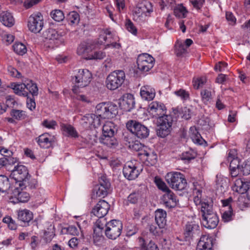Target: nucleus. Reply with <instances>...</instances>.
Instances as JSON below:
<instances>
[{"label":"nucleus","instance_id":"f257e3e1","mask_svg":"<svg viewBox=\"0 0 250 250\" xmlns=\"http://www.w3.org/2000/svg\"><path fill=\"white\" fill-rule=\"evenodd\" d=\"M201 212L202 213V224L208 229H214L219 223V218L212 208L208 203H202Z\"/></svg>","mask_w":250,"mask_h":250},{"label":"nucleus","instance_id":"f03ea898","mask_svg":"<svg viewBox=\"0 0 250 250\" xmlns=\"http://www.w3.org/2000/svg\"><path fill=\"white\" fill-rule=\"evenodd\" d=\"M76 84L72 88L74 94L82 92V89L87 86L92 79V74L87 69H80L75 76Z\"/></svg>","mask_w":250,"mask_h":250},{"label":"nucleus","instance_id":"7ed1b4c3","mask_svg":"<svg viewBox=\"0 0 250 250\" xmlns=\"http://www.w3.org/2000/svg\"><path fill=\"white\" fill-rule=\"evenodd\" d=\"M165 178L167 183L173 189L182 190L187 187V180L184 175L180 172L168 173Z\"/></svg>","mask_w":250,"mask_h":250},{"label":"nucleus","instance_id":"20e7f679","mask_svg":"<svg viewBox=\"0 0 250 250\" xmlns=\"http://www.w3.org/2000/svg\"><path fill=\"white\" fill-rule=\"evenodd\" d=\"M125 80V72L123 70H115L110 73L106 80V87L108 89L114 90L120 87Z\"/></svg>","mask_w":250,"mask_h":250},{"label":"nucleus","instance_id":"39448f33","mask_svg":"<svg viewBox=\"0 0 250 250\" xmlns=\"http://www.w3.org/2000/svg\"><path fill=\"white\" fill-rule=\"evenodd\" d=\"M99 184L95 185L93 189L92 199H96L98 197L104 198L110 191V183L105 175H101L99 177Z\"/></svg>","mask_w":250,"mask_h":250},{"label":"nucleus","instance_id":"423d86ee","mask_svg":"<svg viewBox=\"0 0 250 250\" xmlns=\"http://www.w3.org/2000/svg\"><path fill=\"white\" fill-rule=\"evenodd\" d=\"M28 171L26 167L23 165L14 166V169L11 173V176L17 182H19V186L22 187L28 183Z\"/></svg>","mask_w":250,"mask_h":250},{"label":"nucleus","instance_id":"0eeeda50","mask_svg":"<svg viewBox=\"0 0 250 250\" xmlns=\"http://www.w3.org/2000/svg\"><path fill=\"white\" fill-rule=\"evenodd\" d=\"M123 226L122 222L118 220H112L108 222L107 228L104 229L106 236L115 240L121 234Z\"/></svg>","mask_w":250,"mask_h":250},{"label":"nucleus","instance_id":"6e6552de","mask_svg":"<svg viewBox=\"0 0 250 250\" xmlns=\"http://www.w3.org/2000/svg\"><path fill=\"white\" fill-rule=\"evenodd\" d=\"M201 233L200 228L195 221L188 222L184 228V235L186 241H190L198 237Z\"/></svg>","mask_w":250,"mask_h":250},{"label":"nucleus","instance_id":"1a4fd4ad","mask_svg":"<svg viewBox=\"0 0 250 250\" xmlns=\"http://www.w3.org/2000/svg\"><path fill=\"white\" fill-rule=\"evenodd\" d=\"M137 63L140 70L147 72L153 67L154 59L147 53H143L138 56Z\"/></svg>","mask_w":250,"mask_h":250},{"label":"nucleus","instance_id":"9d476101","mask_svg":"<svg viewBox=\"0 0 250 250\" xmlns=\"http://www.w3.org/2000/svg\"><path fill=\"white\" fill-rule=\"evenodd\" d=\"M43 26V19L40 13L32 14L28 19V27L30 31L35 33H39Z\"/></svg>","mask_w":250,"mask_h":250},{"label":"nucleus","instance_id":"9b49d317","mask_svg":"<svg viewBox=\"0 0 250 250\" xmlns=\"http://www.w3.org/2000/svg\"><path fill=\"white\" fill-rule=\"evenodd\" d=\"M115 34L108 29L102 30L99 36L98 44H102L106 41L107 39L110 40L109 41L110 43L106 45L107 47H112L113 48H119L120 44L117 43L116 42L117 41L116 39Z\"/></svg>","mask_w":250,"mask_h":250},{"label":"nucleus","instance_id":"f8f14e48","mask_svg":"<svg viewBox=\"0 0 250 250\" xmlns=\"http://www.w3.org/2000/svg\"><path fill=\"white\" fill-rule=\"evenodd\" d=\"M26 187V185L22 186L21 188L19 186L16 187L12 191V195L11 196L10 199L11 202L14 204L19 202H26L30 199V196L29 193L25 191H22L23 188H25Z\"/></svg>","mask_w":250,"mask_h":250},{"label":"nucleus","instance_id":"ddd939ff","mask_svg":"<svg viewBox=\"0 0 250 250\" xmlns=\"http://www.w3.org/2000/svg\"><path fill=\"white\" fill-rule=\"evenodd\" d=\"M148 111L153 118H158L164 115L166 112V108L163 103L154 101L149 104Z\"/></svg>","mask_w":250,"mask_h":250},{"label":"nucleus","instance_id":"4468645a","mask_svg":"<svg viewBox=\"0 0 250 250\" xmlns=\"http://www.w3.org/2000/svg\"><path fill=\"white\" fill-rule=\"evenodd\" d=\"M228 161L229 162V170L231 176L236 177L239 173L241 167L239 166V161L235 157V152L230 151L228 155Z\"/></svg>","mask_w":250,"mask_h":250},{"label":"nucleus","instance_id":"2eb2a0df","mask_svg":"<svg viewBox=\"0 0 250 250\" xmlns=\"http://www.w3.org/2000/svg\"><path fill=\"white\" fill-rule=\"evenodd\" d=\"M110 208V205L105 200H100L93 208L92 213L97 217H104Z\"/></svg>","mask_w":250,"mask_h":250},{"label":"nucleus","instance_id":"dca6fc26","mask_svg":"<svg viewBox=\"0 0 250 250\" xmlns=\"http://www.w3.org/2000/svg\"><path fill=\"white\" fill-rule=\"evenodd\" d=\"M39 145L42 148H47L51 146L56 141L54 136L49 133H43L36 138Z\"/></svg>","mask_w":250,"mask_h":250},{"label":"nucleus","instance_id":"f3484780","mask_svg":"<svg viewBox=\"0 0 250 250\" xmlns=\"http://www.w3.org/2000/svg\"><path fill=\"white\" fill-rule=\"evenodd\" d=\"M213 239L208 235H203L198 243L196 250H212Z\"/></svg>","mask_w":250,"mask_h":250},{"label":"nucleus","instance_id":"a211bd4d","mask_svg":"<svg viewBox=\"0 0 250 250\" xmlns=\"http://www.w3.org/2000/svg\"><path fill=\"white\" fill-rule=\"evenodd\" d=\"M162 199L164 204L168 208H173L177 204L176 196L170 189L165 192Z\"/></svg>","mask_w":250,"mask_h":250},{"label":"nucleus","instance_id":"6ab92c4d","mask_svg":"<svg viewBox=\"0 0 250 250\" xmlns=\"http://www.w3.org/2000/svg\"><path fill=\"white\" fill-rule=\"evenodd\" d=\"M134 11H138L141 13L150 15L153 12V6L148 0H143L138 2Z\"/></svg>","mask_w":250,"mask_h":250},{"label":"nucleus","instance_id":"aec40b11","mask_svg":"<svg viewBox=\"0 0 250 250\" xmlns=\"http://www.w3.org/2000/svg\"><path fill=\"white\" fill-rule=\"evenodd\" d=\"M18 219L25 225H29V222L33 219V213L30 210L24 209L19 210L17 213Z\"/></svg>","mask_w":250,"mask_h":250},{"label":"nucleus","instance_id":"412c9836","mask_svg":"<svg viewBox=\"0 0 250 250\" xmlns=\"http://www.w3.org/2000/svg\"><path fill=\"white\" fill-rule=\"evenodd\" d=\"M155 89L149 85H145L141 88L140 95L145 100H152L155 96Z\"/></svg>","mask_w":250,"mask_h":250},{"label":"nucleus","instance_id":"4be33fe9","mask_svg":"<svg viewBox=\"0 0 250 250\" xmlns=\"http://www.w3.org/2000/svg\"><path fill=\"white\" fill-rule=\"evenodd\" d=\"M136 168L132 162L126 163V177L127 176L128 180H134L138 176L139 173Z\"/></svg>","mask_w":250,"mask_h":250},{"label":"nucleus","instance_id":"5701e85b","mask_svg":"<svg viewBox=\"0 0 250 250\" xmlns=\"http://www.w3.org/2000/svg\"><path fill=\"white\" fill-rule=\"evenodd\" d=\"M139 155L146 157V160L149 164L152 166L156 164L157 160V154L152 150L149 149L142 150L141 152L138 153Z\"/></svg>","mask_w":250,"mask_h":250},{"label":"nucleus","instance_id":"b1692460","mask_svg":"<svg viewBox=\"0 0 250 250\" xmlns=\"http://www.w3.org/2000/svg\"><path fill=\"white\" fill-rule=\"evenodd\" d=\"M0 21L5 26L11 27L15 23V20L12 14L7 11H4L0 14Z\"/></svg>","mask_w":250,"mask_h":250},{"label":"nucleus","instance_id":"393cba45","mask_svg":"<svg viewBox=\"0 0 250 250\" xmlns=\"http://www.w3.org/2000/svg\"><path fill=\"white\" fill-rule=\"evenodd\" d=\"M155 222L158 226L164 228L166 225V212L162 209H158L155 211Z\"/></svg>","mask_w":250,"mask_h":250},{"label":"nucleus","instance_id":"a878e982","mask_svg":"<svg viewBox=\"0 0 250 250\" xmlns=\"http://www.w3.org/2000/svg\"><path fill=\"white\" fill-rule=\"evenodd\" d=\"M235 185L236 190L241 194L247 193L250 188V182L244 181L242 179L236 180Z\"/></svg>","mask_w":250,"mask_h":250},{"label":"nucleus","instance_id":"bb28decb","mask_svg":"<svg viewBox=\"0 0 250 250\" xmlns=\"http://www.w3.org/2000/svg\"><path fill=\"white\" fill-rule=\"evenodd\" d=\"M11 87L13 89L14 93L19 96L24 97L27 96L28 94L27 91L25 90V83H11Z\"/></svg>","mask_w":250,"mask_h":250},{"label":"nucleus","instance_id":"cd10ccee","mask_svg":"<svg viewBox=\"0 0 250 250\" xmlns=\"http://www.w3.org/2000/svg\"><path fill=\"white\" fill-rule=\"evenodd\" d=\"M61 128L63 134L66 136L77 138L79 136L75 128L70 125L62 124L61 125Z\"/></svg>","mask_w":250,"mask_h":250},{"label":"nucleus","instance_id":"c85d7f7f","mask_svg":"<svg viewBox=\"0 0 250 250\" xmlns=\"http://www.w3.org/2000/svg\"><path fill=\"white\" fill-rule=\"evenodd\" d=\"M43 35L45 39L49 40H59L63 36L62 32H59L52 28L48 29Z\"/></svg>","mask_w":250,"mask_h":250},{"label":"nucleus","instance_id":"c756f323","mask_svg":"<svg viewBox=\"0 0 250 250\" xmlns=\"http://www.w3.org/2000/svg\"><path fill=\"white\" fill-rule=\"evenodd\" d=\"M100 141L102 144L110 148H115L118 145V141L114 136H102Z\"/></svg>","mask_w":250,"mask_h":250},{"label":"nucleus","instance_id":"7c9ffc66","mask_svg":"<svg viewBox=\"0 0 250 250\" xmlns=\"http://www.w3.org/2000/svg\"><path fill=\"white\" fill-rule=\"evenodd\" d=\"M190 137L195 144L201 145L203 139L195 127H191L189 130Z\"/></svg>","mask_w":250,"mask_h":250},{"label":"nucleus","instance_id":"2f4dec72","mask_svg":"<svg viewBox=\"0 0 250 250\" xmlns=\"http://www.w3.org/2000/svg\"><path fill=\"white\" fill-rule=\"evenodd\" d=\"M171 129L172 127L169 125L166 126L158 124L157 134L161 138H165L170 134Z\"/></svg>","mask_w":250,"mask_h":250},{"label":"nucleus","instance_id":"473e14b6","mask_svg":"<svg viewBox=\"0 0 250 250\" xmlns=\"http://www.w3.org/2000/svg\"><path fill=\"white\" fill-rule=\"evenodd\" d=\"M107 103H102L98 104L96 106L95 113L102 119H106Z\"/></svg>","mask_w":250,"mask_h":250},{"label":"nucleus","instance_id":"72a5a7b5","mask_svg":"<svg viewBox=\"0 0 250 250\" xmlns=\"http://www.w3.org/2000/svg\"><path fill=\"white\" fill-rule=\"evenodd\" d=\"M106 119H112L118 114L117 107L111 103H107Z\"/></svg>","mask_w":250,"mask_h":250},{"label":"nucleus","instance_id":"f704fd0d","mask_svg":"<svg viewBox=\"0 0 250 250\" xmlns=\"http://www.w3.org/2000/svg\"><path fill=\"white\" fill-rule=\"evenodd\" d=\"M149 134V129L145 125L141 124L135 135L139 138L145 139Z\"/></svg>","mask_w":250,"mask_h":250},{"label":"nucleus","instance_id":"c9c22d12","mask_svg":"<svg viewBox=\"0 0 250 250\" xmlns=\"http://www.w3.org/2000/svg\"><path fill=\"white\" fill-rule=\"evenodd\" d=\"M150 15L141 13L140 11H134L133 17L134 21L139 23H144L147 20Z\"/></svg>","mask_w":250,"mask_h":250},{"label":"nucleus","instance_id":"e433bc0d","mask_svg":"<svg viewBox=\"0 0 250 250\" xmlns=\"http://www.w3.org/2000/svg\"><path fill=\"white\" fill-rule=\"evenodd\" d=\"M25 83V90L28 91L32 95V96H37L38 94V88L37 84L33 83L32 81H29Z\"/></svg>","mask_w":250,"mask_h":250},{"label":"nucleus","instance_id":"4c0bfd02","mask_svg":"<svg viewBox=\"0 0 250 250\" xmlns=\"http://www.w3.org/2000/svg\"><path fill=\"white\" fill-rule=\"evenodd\" d=\"M10 188L8 178L4 175L0 176V191L2 192H7Z\"/></svg>","mask_w":250,"mask_h":250},{"label":"nucleus","instance_id":"58836bf2","mask_svg":"<svg viewBox=\"0 0 250 250\" xmlns=\"http://www.w3.org/2000/svg\"><path fill=\"white\" fill-rule=\"evenodd\" d=\"M158 119V124L165 125L166 126L169 125L170 127L172 126L173 119L171 115H165V114L164 115H162Z\"/></svg>","mask_w":250,"mask_h":250},{"label":"nucleus","instance_id":"ea45409f","mask_svg":"<svg viewBox=\"0 0 250 250\" xmlns=\"http://www.w3.org/2000/svg\"><path fill=\"white\" fill-rule=\"evenodd\" d=\"M139 242L141 247L145 249V250H159L157 245L152 240H150L146 246L145 240L142 238L139 239Z\"/></svg>","mask_w":250,"mask_h":250},{"label":"nucleus","instance_id":"a19ab883","mask_svg":"<svg viewBox=\"0 0 250 250\" xmlns=\"http://www.w3.org/2000/svg\"><path fill=\"white\" fill-rule=\"evenodd\" d=\"M113 124L111 122H107L103 126V136H114V131L113 129Z\"/></svg>","mask_w":250,"mask_h":250},{"label":"nucleus","instance_id":"79ce46f5","mask_svg":"<svg viewBox=\"0 0 250 250\" xmlns=\"http://www.w3.org/2000/svg\"><path fill=\"white\" fill-rule=\"evenodd\" d=\"M68 22L70 25H77L80 21V16L75 11L70 12L67 17Z\"/></svg>","mask_w":250,"mask_h":250},{"label":"nucleus","instance_id":"37998d69","mask_svg":"<svg viewBox=\"0 0 250 250\" xmlns=\"http://www.w3.org/2000/svg\"><path fill=\"white\" fill-rule=\"evenodd\" d=\"M174 15L179 18H184L186 17L188 11L185 7L182 5H178L174 9Z\"/></svg>","mask_w":250,"mask_h":250},{"label":"nucleus","instance_id":"c03bdc74","mask_svg":"<svg viewBox=\"0 0 250 250\" xmlns=\"http://www.w3.org/2000/svg\"><path fill=\"white\" fill-rule=\"evenodd\" d=\"M135 105V101L133 94H126V111H130L134 109Z\"/></svg>","mask_w":250,"mask_h":250},{"label":"nucleus","instance_id":"a18cd8bd","mask_svg":"<svg viewBox=\"0 0 250 250\" xmlns=\"http://www.w3.org/2000/svg\"><path fill=\"white\" fill-rule=\"evenodd\" d=\"M141 124L135 120H129L126 123V128L132 134H135Z\"/></svg>","mask_w":250,"mask_h":250},{"label":"nucleus","instance_id":"49530a36","mask_svg":"<svg viewBox=\"0 0 250 250\" xmlns=\"http://www.w3.org/2000/svg\"><path fill=\"white\" fill-rule=\"evenodd\" d=\"M96 221L94 229H100V232H103L104 229L107 228L108 222L104 217H98Z\"/></svg>","mask_w":250,"mask_h":250},{"label":"nucleus","instance_id":"de8ad7c7","mask_svg":"<svg viewBox=\"0 0 250 250\" xmlns=\"http://www.w3.org/2000/svg\"><path fill=\"white\" fill-rule=\"evenodd\" d=\"M233 215L232 207H229L228 209H224L222 214V220L224 222H228L232 220Z\"/></svg>","mask_w":250,"mask_h":250},{"label":"nucleus","instance_id":"09e8293b","mask_svg":"<svg viewBox=\"0 0 250 250\" xmlns=\"http://www.w3.org/2000/svg\"><path fill=\"white\" fill-rule=\"evenodd\" d=\"M126 142H128L127 143H126V146L132 151H140V152H141L142 150H144L142 149V144L137 141L130 142L126 140Z\"/></svg>","mask_w":250,"mask_h":250},{"label":"nucleus","instance_id":"8fccbe9b","mask_svg":"<svg viewBox=\"0 0 250 250\" xmlns=\"http://www.w3.org/2000/svg\"><path fill=\"white\" fill-rule=\"evenodd\" d=\"M175 53L177 56H181L187 52L186 48L182 41L177 40L175 45Z\"/></svg>","mask_w":250,"mask_h":250},{"label":"nucleus","instance_id":"3c124183","mask_svg":"<svg viewBox=\"0 0 250 250\" xmlns=\"http://www.w3.org/2000/svg\"><path fill=\"white\" fill-rule=\"evenodd\" d=\"M13 48L14 52L20 55H23L27 51L25 45L21 42L15 43L13 45Z\"/></svg>","mask_w":250,"mask_h":250},{"label":"nucleus","instance_id":"603ef678","mask_svg":"<svg viewBox=\"0 0 250 250\" xmlns=\"http://www.w3.org/2000/svg\"><path fill=\"white\" fill-rule=\"evenodd\" d=\"M100 229H94L93 242L96 245H100L104 241V237L103 232H100Z\"/></svg>","mask_w":250,"mask_h":250},{"label":"nucleus","instance_id":"864d4df0","mask_svg":"<svg viewBox=\"0 0 250 250\" xmlns=\"http://www.w3.org/2000/svg\"><path fill=\"white\" fill-rule=\"evenodd\" d=\"M50 16L54 21L58 22L62 21L64 18L63 12L58 9L53 10L50 13Z\"/></svg>","mask_w":250,"mask_h":250},{"label":"nucleus","instance_id":"5fc2aeb1","mask_svg":"<svg viewBox=\"0 0 250 250\" xmlns=\"http://www.w3.org/2000/svg\"><path fill=\"white\" fill-rule=\"evenodd\" d=\"M91 114L83 116L81 120V125L86 129L91 128Z\"/></svg>","mask_w":250,"mask_h":250},{"label":"nucleus","instance_id":"6e6d98bb","mask_svg":"<svg viewBox=\"0 0 250 250\" xmlns=\"http://www.w3.org/2000/svg\"><path fill=\"white\" fill-rule=\"evenodd\" d=\"M216 184L218 189L220 188L222 191L223 189H224L227 187V179L221 176H216Z\"/></svg>","mask_w":250,"mask_h":250},{"label":"nucleus","instance_id":"4d7b16f0","mask_svg":"<svg viewBox=\"0 0 250 250\" xmlns=\"http://www.w3.org/2000/svg\"><path fill=\"white\" fill-rule=\"evenodd\" d=\"M11 115L15 119L19 120H23L26 117L25 112L21 110L13 109L11 111Z\"/></svg>","mask_w":250,"mask_h":250},{"label":"nucleus","instance_id":"13d9d810","mask_svg":"<svg viewBox=\"0 0 250 250\" xmlns=\"http://www.w3.org/2000/svg\"><path fill=\"white\" fill-rule=\"evenodd\" d=\"M154 182L158 188L164 192H167L170 190L169 188L166 185L165 183L162 180L161 178L158 177H155Z\"/></svg>","mask_w":250,"mask_h":250},{"label":"nucleus","instance_id":"bf43d9fd","mask_svg":"<svg viewBox=\"0 0 250 250\" xmlns=\"http://www.w3.org/2000/svg\"><path fill=\"white\" fill-rule=\"evenodd\" d=\"M101 118L97 114H91V128L98 127L101 125Z\"/></svg>","mask_w":250,"mask_h":250},{"label":"nucleus","instance_id":"052dcab7","mask_svg":"<svg viewBox=\"0 0 250 250\" xmlns=\"http://www.w3.org/2000/svg\"><path fill=\"white\" fill-rule=\"evenodd\" d=\"M126 29L132 35L134 36L137 35V28L129 19H126Z\"/></svg>","mask_w":250,"mask_h":250},{"label":"nucleus","instance_id":"680f3d73","mask_svg":"<svg viewBox=\"0 0 250 250\" xmlns=\"http://www.w3.org/2000/svg\"><path fill=\"white\" fill-rule=\"evenodd\" d=\"M196 155V154L194 151L189 150L184 152L182 154L181 159L183 160L189 161L192 159H194L195 158Z\"/></svg>","mask_w":250,"mask_h":250},{"label":"nucleus","instance_id":"e2e57ef3","mask_svg":"<svg viewBox=\"0 0 250 250\" xmlns=\"http://www.w3.org/2000/svg\"><path fill=\"white\" fill-rule=\"evenodd\" d=\"M202 100L205 104H208V102L211 99V91L208 89H204L201 92Z\"/></svg>","mask_w":250,"mask_h":250},{"label":"nucleus","instance_id":"0e129e2a","mask_svg":"<svg viewBox=\"0 0 250 250\" xmlns=\"http://www.w3.org/2000/svg\"><path fill=\"white\" fill-rule=\"evenodd\" d=\"M240 171L243 173V175H248L250 174V158L243 163Z\"/></svg>","mask_w":250,"mask_h":250},{"label":"nucleus","instance_id":"69168bd1","mask_svg":"<svg viewBox=\"0 0 250 250\" xmlns=\"http://www.w3.org/2000/svg\"><path fill=\"white\" fill-rule=\"evenodd\" d=\"M174 93L184 101L187 100L189 98V94L188 92L183 89L175 91Z\"/></svg>","mask_w":250,"mask_h":250},{"label":"nucleus","instance_id":"338daca9","mask_svg":"<svg viewBox=\"0 0 250 250\" xmlns=\"http://www.w3.org/2000/svg\"><path fill=\"white\" fill-rule=\"evenodd\" d=\"M105 56L104 52L100 51H96L92 55H89L86 58V60H101L103 59Z\"/></svg>","mask_w":250,"mask_h":250},{"label":"nucleus","instance_id":"774afa93","mask_svg":"<svg viewBox=\"0 0 250 250\" xmlns=\"http://www.w3.org/2000/svg\"><path fill=\"white\" fill-rule=\"evenodd\" d=\"M193 7L197 11L201 10L205 2V0H189Z\"/></svg>","mask_w":250,"mask_h":250}]
</instances>
